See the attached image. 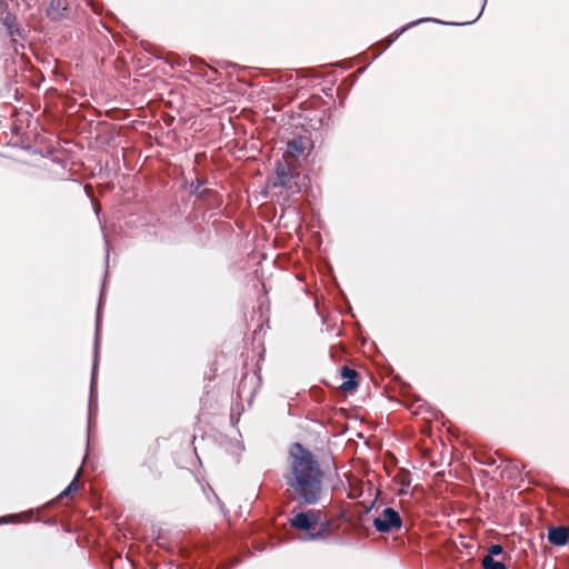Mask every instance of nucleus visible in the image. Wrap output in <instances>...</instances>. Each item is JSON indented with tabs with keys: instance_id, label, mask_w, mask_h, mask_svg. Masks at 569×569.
<instances>
[{
	"instance_id": "nucleus-1",
	"label": "nucleus",
	"mask_w": 569,
	"mask_h": 569,
	"mask_svg": "<svg viewBox=\"0 0 569 569\" xmlns=\"http://www.w3.org/2000/svg\"><path fill=\"white\" fill-rule=\"evenodd\" d=\"M323 471L313 453L295 442L288 451V470L284 475L287 491L300 505H315L322 493Z\"/></svg>"
},
{
	"instance_id": "nucleus-2",
	"label": "nucleus",
	"mask_w": 569,
	"mask_h": 569,
	"mask_svg": "<svg viewBox=\"0 0 569 569\" xmlns=\"http://www.w3.org/2000/svg\"><path fill=\"white\" fill-rule=\"evenodd\" d=\"M305 177L297 171L296 164L290 161H278L274 174L268 179L267 187L269 189L281 188L288 194L299 193L306 186Z\"/></svg>"
},
{
	"instance_id": "nucleus-3",
	"label": "nucleus",
	"mask_w": 569,
	"mask_h": 569,
	"mask_svg": "<svg viewBox=\"0 0 569 569\" xmlns=\"http://www.w3.org/2000/svg\"><path fill=\"white\" fill-rule=\"evenodd\" d=\"M402 526V519L398 511L392 508H385L381 513L373 519V527L379 532H391L399 530Z\"/></svg>"
},
{
	"instance_id": "nucleus-4",
	"label": "nucleus",
	"mask_w": 569,
	"mask_h": 569,
	"mask_svg": "<svg viewBox=\"0 0 569 569\" xmlns=\"http://www.w3.org/2000/svg\"><path fill=\"white\" fill-rule=\"evenodd\" d=\"M318 520L315 511L299 512L290 519V525L298 530L306 531L308 539H316L320 533H312L311 531L315 530Z\"/></svg>"
},
{
	"instance_id": "nucleus-5",
	"label": "nucleus",
	"mask_w": 569,
	"mask_h": 569,
	"mask_svg": "<svg viewBox=\"0 0 569 569\" xmlns=\"http://www.w3.org/2000/svg\"><path fill=\"white\" fill-rule=\"evenodd\" d=\"M305 144L302 138H293L287 142V149L283 153L281 162L290 161L295 164V162L303 154Z\"/></svg>"
},
{
	"instance_id": "nucleus-6",
	"label": "nucleus",
	"mask_w": 569,
	"mask_h": 569,
	"mask_svg": "<svg viewBox=\"0 0 569 569\" xmlns=\"http://www.w3.org/2000/svg\"><path fill=\"white\" fill-rule=\"evenodd\" d=\"M342 382L340 388L343 391H353L358 387V372L347 366L341 368Z\"/></svg>"
},
{
	"instance_id": "nucleus-7",
	"label": "nucleus",
	"mask_w": 569,
	"mask_h": 569,
	"mask_svg": "<svg viewBox=\"0 0 569 569\" xmlns=\"http://www.w3.org/2000/svg\"><path fill=\"white\" fill-rule=\"evenodd\" d=\"M548 539L555 546H565L569 541V528L561 526L549 529Z\"/></svg>"
},
{
	"instance_id": "nucleus-8",
	"label": "nucleus",
	"mask_w": 569,
	"mask_h": 569,
	"mask_svg": "<svg viewBox=\"0 0 569 569\" xmlns=\"http://www.w3.org/2000/svg\"><path fill=\"white\" fill-rule=\"evenodd\" d=\"M67 10H68L67 0H52L47 10V14L51 19H60V18L64 17Z\"/></svg>"
},
{
	"instance_id": "nucleus-9",
	"label": "nucleus",
	"mask_w": 569,
	"mask_h": 569,
	"mask_svg": "<svg viewBox=\"0 0 569 569\" xmlns=\"http://www.w3.org/2000/svg\"><path fill=\"white\" fill-rule=\"evenodd\" d=\"M393 481L399 486L398 495H406L411 485L410 475L407 471H399L395 477Z\"/></svg>"
},
{
	"instance_id": "nucleus-10",
	"label": "nucleus",
	"mask_w": 569,
	"mask_h": 569,
	"mask_svg": "<svg viewBox=\"0 0 569 569\" xmlns=\"http://www.w3.org/2000/svg\"><path fill=\"white\" fill-rule=\"evenodd\" d=\"M483 569H507L506 565L501 561L495 560L490 556H485L482 559Z\"/></svg>"
},
{
	"instance_id": "nucleus-11",
	"label": "nucleus",
	"mask_w": 569,
	"mask_h": 569,
	"mask_svg": "<svg viewBox=\"0 0 569 569\" xmlns=\"http://www.w3.org/2000/svg\"><path fill=\"white\" fill-rule=\"evenodd\" d=\"M79 475H80V470L77 472L76 477L69 483V486L60 493L61 498L68 496L72 491L78 490V478H79Z\"/></svg>"
},
{
	"instance_id": "nucleus-12",
	"label": "nucleus",
	"mask_w": 569,
	"mask_h": 569,
	"mask_svg": "<svg viewBox=\"0 0 569 569\" xmlns=\"http://www.w3.org/2000/svg\"><path fill=\"white\" fill-rule=\"evenodd\" d=\"M502 552H503V549H502V547L500 545H491L489 547L487 556H490L491 558H493L495 556H499Z\"/></svg>"
},
{
	"instance_id": "nucleus-13",
	"label": "nucleus",
	"mask_w": 569,
	"mask_h": 569,
	"mask_svg": "<svg viewBox=\"0 0 569 569\" xmlns=\"http://www.w3.org/2000/svg\"><path fill=\"white\" fill-rule=\"evenodd\" d=\"M8 21H9V18H7V19H6L4 24H8V26H9V22H8Z\"/></svg>"
}]
</instances>
